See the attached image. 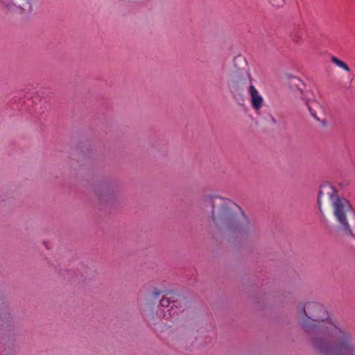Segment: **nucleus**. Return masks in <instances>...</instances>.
I'll list each match as a JSON object with an SVG mask.
<instances>
[{
  "instance_id": "obj_10",
  "label": "nucleus",
  "mask_w": 355,
  "mask_h": 355,
  "mask_svg": "<svg viewBox=\"0 0 355 355\" xmlns=\"http://www.w3.org/2000/svg\"><path fill=\"white\" fill-rule=\"evenodd\" d=\"M100 191L102 193L101 196L105 197L108 194V187L107 186H103Z\"/></svg>"
},
{
  "instance_id": "obj_8",
  "label": "nucleus",
  "mask_w": 355,
  "mask_h": 355,
  "mask_svg": "<svg viewBox=\"0 0 355 355\" xmlns=\"http://www.w3.org/2000/svg\"><path fill=\"white\" fill-rule=\"evenodd\" d=\"M268 1L275 7L282 6L284 3V0H268Z\"/></svg>"
},
{
  "instance_id": "obj_6",
  "label": "nucleus",
  "mask_w": 355,
  "mask_h": 355,
  "mask_svg": "<svg viewBox=\"0 0 355 355\" xmlns=\"http://www.w3.org/2000/svg\"><path fill=\"white\" fill-rule=\"evenodd\" d=\"M331 60L334 64L342 68L345 71H346L347 72L350 71V69L347 66V64L345 62H344L343 61L338 59V58H336L335 56H332L331 58Z\"/></svg>"
},
{
  "instance_id": "obj_9",
  "label": "nucleus",
  "mask_w": 355,
  "mask_h": 355,
  "mask_svg": "<svg viewBox=\"0 0 355 355\" xmlns=\"http://www.w3.org/2000/svg\"><path fill=\"white\" fill-rule=\"evenodd\" d=\"M170 302L167 297H162L160 300V305L164 307H166L169 305Z\"/></svg>"
},
{
  "instance_id": "obj_7",
  "label": "nucleus",
  "mask_w": 355,
  "mask_h": 355,
  "mask_svg": "<svg viewBox=\"0 0 355 355\" xmlns=\"http://www.w3.org/2000/svg\"><path fill=\"white\" fill-rule=\"evenodd\" d=\"M317 108L321 110V107L317 103H313L311 105H309V109L312 116L314 117L316 120L320 121V118L318 116L316 112Z\"/></svg>"
},
{
  "instance_id": "obj_3",
  "label": "nucleus",
  "mask_w": 355,
  "mask_h": 355,
  "mask_svg": "<svg viewBox=\"0 0 355 355\" xmlns=\"http://www.w3.org/2000/svg\"><path fill=\"white\" fill-rule=\"evenodd\" d=\"M328 200L331 205L332 211L336 220L346 234L354 236L347 217L355 216V211L349 202L338 195L332 187L324 186L320 188L318 196V204L320 211L323 201Z\"/></svg>"
},
{
  "instance_id": "obj_2",
  "label": "nucleus",
  "mask_w": 355,
  "mask_h": 355,
  "mask_svg": "<svg viewBox=\"0 0 355 355\" xmlns=\"http://www.w3.org/2000/svg\"><path fill=\"white\" fill-rule=\"evenodd\" d=\"M207 205L211 207L212 220L218 226L237 230L249 224V220L241 209L232 202L216 198L209 200Z\"/></svg>"
},
{
  "instance_id": "obj_1",
  "label": "nucleus",
  "mask_w": 355,
  "mask_h": 355,
  "mask_svg": "<svg viewBox=\"0 0 355 355\" xmlns=\"http://www.w3.org/2000/svg\"><path fill=\"white\" fill-rule=\"evenodd\" d=\"M302 313L301 326L311 334V344L319 355H355L352 335L331 322L323 305L309 302L299 311Z\"/></svg>"
},
{
  "instance_id": "obj_11",
  "label": "nucleus",
  "mask_w": 355,
  "mask_h": 355,
  "mask_svg": "<svg viewBox=\"0 0 355 355\" xmlns=\"http://www.w3.org/2000/svg\"><path fill=\"white\" fill-rule=\"evenodd\" d=\"M293 40L295 42H299L300 40V37L299 36H293Z\"/></svg>"
},
{
  "instance_id": "obj_4",
  "label": "nucleus",
  "mask_w": 355,
  "mask_h": 355,
  "mask_svg": "<svg viewBox=\"0 0 355 355\" xmlns=\"http://www.w3.org/2000/svg\"><path fill=\"white\" fill-rule=\"evenodd\" d=\"M252 107L259 111L263 105V98L254 85H250L248 90Z\"/></svg>"
},
{
  "instance_id": "obj_5",
  "label": "nucleus",
  "mask_w": 355,
  "mask_h": 355,
  "mask_svg": "<svg viewBox=\"0 0 355 355\" xmlns=\"http://www.w3.org/2000/svg\"><path fill=\"white\" fill-rule=\"evenodd\" d=\"M30 0H1V3L10 12H21L26 3Z\"/></svg>"
}]
</instances>
